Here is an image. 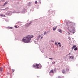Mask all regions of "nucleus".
<instances>
[{
	"label": "nucleus",
	"mask_w": 78,
	"mask_h": 78,
	"mask_svg": "<svg viewBox=\"0 0 78 78\" xmlns=\"http://www.w3.org/2000/svg\"><path fill=\"white\" fill-rule=\"evenodd\" d=\"M42 38H43V37H42L41 38V39H42Z\"/></svg>",
	"instance_id": "obj_29"
},
{
	"label": "nucleus",
	"mask_w": 78,
	"mask_h": 78,
	"mask_svg": "<svg viewBox=\"0 0 78 78\" xmlns=\"http://www.w3.org/2000/svg\"><path fill=\"white\" fill-rule=\"evenodd\" d=\"M55 44L57 45V43H55Z\"/></svg>",
	"instance_id": "obj_26"
},
{
	"label": "nucleus",
	"mask_w": 78,
	"mask_h": 78,
	"mask_svg": "<svg viewBox=\"0 0 78 78\" xmlns=\"http://www.w3.org/2000/svg\"><path fill=\"white\" fill-rule=\"evenodd\" d=\"M75 47H76V45H74L73 46L72 48V50L74 49V48H75Z\"/></svg>",
	"instance_id": "obj_8"
},
{
	"label": "nucleus",
	"mask_w": 78,
	"mask_h": 78,
	"mask_svg": "<svg viewBox=\"0 0 78 78\" xmlns=\"http://www.w3.org/2000/svg\"><path fill=\"white\" fill-rule=\"evenodd\" d=\"M56 28H57V26L55 27V28H53V31H55L56 30Z\"/></svg>",
	"instance_id": "obj_5"
},
{
	"label": "nucleus",
	"mask_w": 78,
	"mask_h": 78,
	"mask_svg": "<svg viewBox=\"0 0 78 78\" xmlns=\"http://www.w3.org/2000/svg\"><path fill=\"white\" fill-rule=\"evenodd\" d=\"M66 70H67V71H69V69H68V68H67L66 69Z\"/></svg>",
	"instance_id": "obj_23"
},
{
	"label": "nucleus",
	"mask_w": 78,
	"mask_h": 78,
	"mask_svg": "<svg viewBox=\"0 0 78 78\" xmlns=\"http://www.w3.org/2000/svg\"><path fill=\"white\" fill-rule=\"evenodd\" d=\"M6 9H8V8L7 7L5 9V10H6Z\"/></svg>",
	"instance_id": "obj_17"
},
{
	"label": "nucleus",
	"mask_w": 78,
	"mask_h": 78,
	"mask_svg": "<svg viewBox=\"0 0 78 78\" xmlns=\"http://www.w3.org/2000/svg\"><path fill=\"white\" fill-rule=\"evenodd\" d=\"M68 34H70V33H69V32H68Z\"/></svg>",
	"instance_id": "obj_30"
},
{
	"label": "nucleus",
	"mask_w": 78,
	"mask_h": 78,
	"mask_svg": "<svg viewBox=\"0 0 78 78\" xmlns=\"http://www.w3.org/2000/svg\"><path fill=\"white\" fill-rule=\"evenodd\" d=\"M49 73H53V70H51L49 72Z\"/></svg>",
	"instance_id": "obj_10"
},
{
	"label": "nucleus",
	"mask_w": 78,
	"mask_h": 78,
	"mask_svg": "<svg viewBox=\"0 0 78 78\" xmlns=\"http://www.w3.org/2000/svg\"><path fill=\"white\" fill-rule=\"evenodd\" d=\"M1 17H5V15L3 14H1L0 15Z\"/></svg>",
	"instance_id": "obj_6"
},
{
	"label": "nucleus",
	"mask_w": 78,
	"mask_h": 78,
	"mask_svg": "<svg viewBox=\"0 0 78 78\" xmlns=\"http://www.w3.org/2000/svg\"><path fill=\"white\" fill-rule=\"evenodd\" d=\"M54 62V64H55V62Z\"/></svg>",
	"instance_id": "obj_32"
},
{
	"label": "nucleus",
	"mask_w": 78,
	"mask_h": 78,
	"mask_svg": "<svg viewBox=\"0 0 78 78\" xmlns=\"http://www.w3.org/2000/svg\"><path fill=\"white\" fill-rule=\"evenodd\" d=\"M78 50V48L77 47H76L74 48V50Z\"/></svg>",
	"instance_id": "obj_13"
},
{
	"label": "nucleus",
	"mask_w": 78,
	"mask_h": 78,
	"mask_svg": "<svg viewBox=\"0 0 78 78\" xmlns=\"http://www.w3.org/2000/svg\"><path fill=\"white\" fill-rule=\"evenodd\" d=\"M3 68L1 67L0 68V71L1 72H3Z\"/></svg>",
	"instance_id": "obj_4"
},
{
	"label": "nucleus",
	"mask_w": 78,
	"mask_h": 78,
	"mask_svg": "<svg viewBox=\"0 0 78 78\" xmlns=\"http://www.w3.org/2000/svg\"><path fill=\"white\" fill-rule=\"evenodd\" d=\"M70 53H69V54H68V55H70Z\"/></svg>",
	"instance_id": "obj_31"
},
{
	"label": "nucleus",
	"mask_w": 78,
	"mask_h": 78,
	"mask_svg": "<svg viewBox=\"0 0 78 78\" xmlns=\"http://www.w3.org/2000/svg\"><path fill=\"white\" fill-rule=\"evenodd\" d=\"M62 72L63 73H65V70L64 69H63L62 70Z\"/></svg>",
	"instance_id": "obj_9"
},
{
	"label": "nucleus",
	"mask_w": 78,
	"mask_h": 78,
	"mask_svg": "<svg viewBox=\"0 0 78 78\" xmlns=\"http://www.w3.org/2000/svg\"><path fill=\"white\" fill-rule=\"evenodd\" d=\"M33 67H36V68H37V69H41L42 65L40 64H36L35 65H33Z\"/></svg>",
	"instance_id": "obj_2"
},
{
	"label": "nucleus",
	"mask_w": 78,
	"mask_h": 78,
	"mask_svg": "<svg viewBox=\"0 0 78 78\" xmlns=\"http://www.w3.org/2000/svg\"><path fill=\"white\" fill-rule=\"evenodd\" d=\"M51 13L52 14V13H53V11H51Z\"/></svg>",
	"instance_id": "obj_27"
},
{
	"label": "nucleus",
	"mask_w": 78,
	"mask_h": 78,
	"mask_svg": "<svg viewBox=\"0 0 78 78\" xmlns=\"http://www.w3.org/2000/svg\"><path fill=\"white\" fill-rule=\"evenodd\" d=\"M58 78H61V76H58Z\"/></svg>",
	"instance_id": "obj_18"
},
{
	"label": "nucleus",
	"mask_w": 78,
	"mask_h": 78,
	"mask_svg": "<svg viewBox=\"0 0 78 78\" xmlns=\"http://www.w3.org/2000/svg\"><path fill=\"white\" fill-rule=\"evenodd\" d=\"M41 37V36L39 35L38 37H37V40H38V39H39Z\"/></svg>",
	"instance_id": "obj_11"
},
{
	"label": "nucleus",
	"mask_w": 78,
	"mask_h": 78,
	"mask_svg": "<svg viewBox=\"0 0 78 78\" xmlns=\"http://www.w3.org/2000/svg\"><path fill=\"white\" fill-rule=\"evenodd\" d=\"M59 47H61V45L60 44L59 45Z\"/></svg>",
	"instance_id": "obj_28"
},
{
	"label": "nucleus",
	"mask_w": 78,
	"mask_h": 78,
	"mask_svg": "<svg viewBox=\"0 0 78 78\" xmlns=\"http://www.w3.org/2000/svg\"><path fill=\"white\" fill-rule=\"evenodd\" d=\"M59 32H60V33H61L62 32V31L61 30L59 29Z\"/></svg>",
	"instance_id": "obj_16"
},
{
	"label": "nucleus",
	"mask_w": 78,
	"mask_h": 78,
	"mask_svg": "<svg viewBox=\"0 0 78 78\" xmlns=\"http://www.w3.org/2000/svg\"><path fill=\"white\" fill-rule=\"evenodd\" d=\"M8 74H9V73H8Z\"/></svg>",
	"instance_id": "obj_33"
},
{
	"label": "nucleus",
	"mask_w": 78,
	"mask_h": 78,
	"mask_svg": "<svg viewBox=\"0 0 78 78\" xmlns=\"http://www.w3.org/2000/svg\"><path fill=\"white\" fill-rule=\"evenodd\" d=\"M37 1H35V4H37Z\"/></svg>",
	"instance_id": "obj_21"
},
{
	"label": "nucleus",
	"mask_w": 78,
	"mask_h": 78,
	"mask_svg": "<svg viewBox=\"0 0 78 78\" xmlns=\"http://www.w3.org/2000/svg\"><path fill=\"white\" fill-rule=\"evenodd\" d=\"M72 28H71V29H69V31H72Z\"/></svg>",
	"instance_id": "obj_15"
},
{
	"label": "nucleus",
	"mask_w": 78,
	"mask_h": 78,
	"mask_svg": "<svg viewBox=\"0 0 78 78\" xmlns=\"http://www.w3.org/2000/svg\"><path fill=\"white\" fill-rule=\"evenodd\" d=\"M74 58V57H73V56H70L69 57V58L71 59H73Z\"/></svg>",
	"instance_id": "obj_3"
},
{
	"label": "nucleus",
	"mask_w": 78,
	"mask_h": 78,
	"mask_svg": "<svg viewBox=\"0 0 78 78\" xmlns=\"http://www.w3.org/2000/svg\"><path fill=\"white\" fill-rule=\"evenodd\" d=\"M58 45H61V43L59 42V43H58Z\"/></svg>",
	"instance_id": "obj_24"
},
{
	"label": "nucleus",
	"mask_w": 78,
	"mask_h": 78,
	"mask_svg": "<svg viewBox=\"0 0 78 78\" xmlns=\"http://www.w3.org/2000/svg\"><path fill=\"white\" fill-rule=\"evenodd\" d=\"M49 59H53V58H49Z\"/></svg>",
	"instance_id": "obj_25"
},
{
	"label": "nucleus",
	"mask_w": 78,
	"mask_h": 78,
	"mask_svg": "<svg viewBox=\"0 0 78 78\" xmlns=\"http://www.w3.org/2000/svg\"><path fill=\"white\" fill-rule=\"evenodd\" d=\"M7 3H8V2H5L4 3V5H6V4H7Z\"/></svg>",
	"instance_id": "obj_14"
},
{
	"label": "nucleus",
	"mask_w": 78,
	"mask_h": 78,
	"mask_svg": "<svg viewBox=\"0 0 78 78\" xmlns=\"http://www.w3.org/2000/svg\"><path fill=\"white\" fill-rule=\"evenodd\" d=\"M17 26H15V28H17Z\"/></svg>",
	"instance_id": "obj_22"
},
{
	"label": "nucleus",
	"mask_w": 78,
	"mask_h": 78,
	"mask_svg": "<svg viewBox=\"0 0 78 78\" xmlns=\"http://www.w3.org/2000/svg\"><path fill=\"white\" fill-rule=\"evenodd\" d=\"M33 35H28L24 37L22 40V41L25 43H29L31 41V38H33Z\"/></svg>",
	"instance_id": "obj_1"
},
{
	"label": "nucleus",
	"mask_w": 78,
	"mask_h": 78,
	"mask_svg": "<svg viewBox=\"0 0 78 78\" xmlns=\"http://www.w3.org/2000/svg\"><path fill=\"white\" fill-rule=\"evenodd\" d=\"M15 71V70L14 69H12V72H14Z\"/></svg>",
	"instance_id": "obj_19"
},
{
	"label": "nucleus",
	"mask_w": 78,
	"mask_h": 78,
	"mask_svg": "<svg viewBox=\"0 0 78 78\" xmlns=\"http://www.w3.org/2000/svg\"><path fill=\"white\" fill-rule=\"evenodd\" d=\"M46 34V32H45L44 33V35H45Z\"/></svg>",
	"instance_id": "obj_20"
},
{
	"label": "nucleus",
	"mask_w": 78,
	"mask_h": 78,
	"mask_svg": "<svg viewBox=\"0 0 78 78\" xmlns=\"http://www.w3.org/2000/svg\"><path fill=\"white\" fill-rule=\"evenodd\" d=\"M30 24H31V22H30L28 24V25L27 24H26V27H28V25H30Z\"/></svg>",
	"instance_id": "obj_7"
},
{
	"label": "nucleus",
	"mask_w": 78,
	"mask_h": 78,
	"mask_svg": "<svg viewBox=\"0 0 78 78\" xmlns=\"http://www.w3.org/2000/svg\"><path fill=\"white\" fill-rule=\"evenodd\" d=\"M8 28L9 29H12V27H8Z\"/></svg>",
	"instance_id": "obj_12"
}]
</instances>
